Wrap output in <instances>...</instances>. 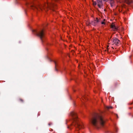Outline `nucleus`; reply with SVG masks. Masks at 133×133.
<instances>
[{"label":"nucleus","instance_id":"nucleus-1","mask_svg":"<svg viewBox=\"0 0 133 133\" xmlns=\"http://www.w3.org/2000/svg\"><path fill=\"white\" fill-rule=\"evenodd\" d=\"M91 122L95 127L99 128L101 126H103L105 121L100 115L96 114L93 117Z\"/></svg>","mask_w":133,"mask_h":133},{"label":"nucleus","instance_id":"nucleus-2","mask_svg":"<svg viewBox=\"0 0 133 133\" xmlns=\"http://www.w3.org/2000/svg\"><path fill=\"white\" fill-rule=\"evenodd\" d=\"M70 115L74 120V122L73 125L76 127V130H78L81 128H83V124L79 121L76 113L74 111L70 113Z\"/></svg>","mask_w":133,"mask_h":133},{"label":"nucleus","instance_id":"nucleus-3","mask_svg":"<svg viewBox=\"0 0 133 133\" xmlns=\"http://www.w3.org/2000/svg\"><path fill=\"white\" fill-rule=\"evenodd\" d=\"M36 34L37 35L40 37L41 41L43 42V40L45 38V36L43 30H41V31L37 33Z\"/></svg>","mask_w":133,"mask_h":133},{"label":"nucleus","instance_id":"nucleus-4","mask_svg":"<svg viewBox=\"0 0 133 133\" xmlns=\"http://www.w3.org/2000/svg\"><path fill=\"white\" fill-rule=\"evenodd\" d=\"M120 44V41L116 38H114L112 40V44L118 45Z\"/></svg>","mask_w":133,"mask_h":133},{"label":"nucleus","instance_id":"nucleus-5","mask_svg":"<svg viewBox=\"0 0 133 133\" xmlns=\"http://www.w3.org/2000/svg\"><path fill=\"white\" fill-rule=\"evenodd\" d=\"M111 27L112 30L114 31H117L118 29V27L116 26L114 23H112L111 25Z\"/></svg>","mask_w":133,"mask_h":133},{"label":"nucleus","instance_id":"nucleus-6","mask_svg":"<svg viewBox=\"0 0 133 133\" xmlns=\"http://www.w3.org/2000/svg\"><path fill=\"white\" fill-rule=\"evenodd\" d=\"M99 22V20L98 18H97L94 21L91 22V23L94 25H95L97 24Z\"/></svg>","mask_w":133,"mask_h":133},{"label":"nucleus","instance_id":"nucleus-7","mask_svg":"<svg viewBox=\"0 0 133 133\" xmlns=\"http://www.w3.org/2000/svg\"><path fill=\"white\" fill-rule=\"evenodd\" d=\"M97 5L99 8H101L102 6V1L99 0H98L97 1Z\"/></svg>","mask_w":133,"mask_h":133},{"label":"nucleus","instance_id":"nucleus-8","mask_svg":"<svg viewBox=\"0 0 133 133\" xmlns=\"http://www.w3.org/2000/svg\"><path fill=\"white\" fill-rule=\"evenodd\" d=\"M120 3H121L122 2H126L128 4H130L131 2V0H123V1H121V0H119Z\"/></svg>","mask_w":133,"mask_h":133},{"label":"nucleus","instance_id":"nucleus-9","mask_svg":"<svg viewBox=\"0 0 133 133\" xmlns=\"http://www.w3.org/2000/svg\"><path fill=\"white\" fill-rule=\"evenodd\" d=\"M110 2L111 4V6H112L113 5V4L114 2V0H110Z\"/></svg>","mask_w":133,"mask_h":133},{"label":"nucleus","instance_id":"nucleus-10","mask_svg":"<svg viewBox=\"0 0 133 133\" xmlns=\"http://www.w3.org/2000/svg\"><path fill=\"white\" fill-rule=\"evenodd\" d=\"M50 3H47L45 4V6L46 7H49V6L50 5Z\"/></svg>","mask_w":133,"mask_h":133},{"label":"nucleus","instance_id":"nucleus-11","mask_svg":"<svg viewBox=\"0 0 133 133\" xmlns=\"http://www.w3.org/2000/svg\"><path fill=\"white\" fill-rule=\"evenodd\" d=\"M107 108L108 109H112V107L111 106H110V107L107 106Z\"/></svg>","mask_w":133,"mask_h":133},{"label":"nucleus","instance_id":"nucleus-12","mask_svg":"<svg viewBox=\"0 0 133 133\" xmlns=\"http://www.w3.org/2000/svg\"><path fill=\"white\" fill-rule=\"evenodd\" d=\"M93 4L94 5H95L96 4V3L95 2H93Z\"/></svg>","mask_w":133,"mask_h":133},{"label":"nucleus","instance_id":"nucleus-13","mask_svg":"<svg viewBox=\"0 0 133 133\" xmlns=\"http://www.w3.org/2000/svg\"><path fill=\"white\" fill-rule=\"evenodd\" d=\"M105 23L104 21H103L101 22V24H105Z\"/></svg>","mask_w":133,"mask_h":133},{"label":"nucleus","instance_id":"nucleus-14","mask_svg":"<svg viewBox=\"0 0 133 133\" xmlns=\"http://www.w3.org/2000/svg\"><path fill=\"white\" fill-rule=\"evenodd\" d=\"M34 8H35L36 9H37V10H39V9H38V8L37 7H36V6H34Z\"/></svg>","mask_w":133,"mask_h":133},{"label":"nucleus","instance_id":"nucleus-15","mask_svg":"<svg viewBox=\"0 0 133 133\" xmlns=\"http://www.w3.org/2000/svg\"><path fill=\"white\" fill-rule=\"evenodd\" d=\"M39 8L41 9H42V7H41L40 6H39Z\"/></svg>","mask_w":133,"mask_h":133},{"label":"nucleus","instance_id":"nucleus-16","mask_svg":"<svg viewBox=\"0 0 133 133\" xmlns=\"http://www.w3.org/2000/svg\"><path fill=\"white\" fill-rule=\"evenodd\" d=\"M103 0L105 1H108V0Z\"/></svg>","mask_w":133,"mask_h":133},{"label":"nucleus","instance_id":"nucleus-17","mask_svg":"<svg viewBox=\"0 0 133 133\" xmlns=\"http://www.w3.org/2000/svg\"><path fill=\"white\" fill-rule=\"evenodd\" d=\"M108 46H109L108 45L107 46V49H108Z\"/></svg>","mask_w":133,"mask_h":133},{"label":"nucleus","instance_id":"nucleus-18","mask_svg":"<svg viewBox=\"0 0 133 133\" xmlns=\"http://www.w3.org/2000/svg\"><path fill=\"white\" fill-rule=\"evenodd\" d=\"M104 21H105V19H104Z\"/></svg>","mask_w":133,"mask_h":133},{"label":"nucleus","instance_id":"nucleus-19","mask_svg":"<svg viewBox=\"0 0 133 133\" xmlns=\"http://www.w3.org/2000/svg\"><path fill=\"white\" fill-rule=\"evenodd\" d=\"M55 66H56V63H55Z\"/></svg>","mask_w":133,"mask_h":133}]
</instances>
